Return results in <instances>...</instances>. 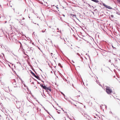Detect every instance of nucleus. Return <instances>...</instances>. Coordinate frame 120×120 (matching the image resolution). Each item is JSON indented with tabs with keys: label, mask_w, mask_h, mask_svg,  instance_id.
<instances>
[{
	"label": "nucleus",
	"mask_w": 120,
	"mask_h": 120,
	"mask_svg": "<svg viewBox=\"0 0 120 120\" xmlns=\"http://www.w3.org/2000/svg\"><path fill=\"white\" fill-rule=\"evenodd\" d=\"M45 90H46L47 92H48V90H49L51 92V88L50 87H46Z\"/></svg>",
	"instance_id": "obj_6"
},
{
	"label": "nucleus",
	"mask_w": 120,
	"mask_h": 120,
	"mask_svg": "<svg viewBox=\"0 0 120 120\" xmlns=\"http://www.w3.org/2000/svg\"><path fill=\"white\" fill-rule=\"evenodd\" d=\"M31 73L35 77H36V78H37L38 79L39 77L38 76H37L35 74L32 72H31Z\"/></svg>",
	"instance_id": "obj_4"
},
{
	"label": "nucleus",
	"mask_w": 120,
	"mask_h": 120,
	"mask_svg": "<svg viewBox=\"0 0 120 120\" xmlns=\"http://www.w3.org/2000/svg\"><path fill=\"white\" fill-rule=\"evenodd\" d=\"M79 94H81V93L80 92H79Z\"/></svg>",
	"instance_id": "obj_17"
},
{
	"label": "nucleus",
	"mask_w": 120,
	"mask_h": 120,
	"mask_svg": "<svg viewBox=\"0 0 120 120\" xmlns=\"http://www.w3.org/2000/svg\"><path fill=\"white\" fill-rule=\"evenodd\" d=\"M22 19L23 20L24 19H25L24 18H23Z\"/></svg>",
	"instance_id": "obj_19"
},
{
	"label": "nucleus",
	"mask_w": 120,
	"mask_h": 120,
	"mask_svg": "<svg viewBox=\"0 0 120 120\" xmlns=\"http://www.w3.org/2000/svg\"><path fill=\"white\" fill-rule=\"evenodd\" d=\"M20 19V20H21V21H22V19Z\"/></svg>",
	"instance_id": "obj_20"
},
{
	"label": "nucleus",
	"mask_w": 120,
	"mask_h": 120,
	"mask_svg": "<svg viewBox=\"0 0 120 120\" xmlns=\"http://www.w3.org/2000/svg\"><path fill=\"white\" fill-rule=\"evenodd\" d=\"M58 65L59 66H60L61 67H62V66H61V64L60 63H59L58 64Z\"/></svg>",
	"instance_id": "obj_9"
},
{
	"label": "nucleus",
	"mask_w": 120,
	"mask_h": 120,
	"mask_svg": "<svg viewBox=\"0 0 120 120\" xmlns=\"http://www.w3.org/2000/svg\"><path fill=\"white\" fill-rule=\"evenodd\" d=\"M103 5L105 7L107 8H109L110 9H111V8L110 7L105 5L104 4H103Z\"/></svg>",
	"instance_id": "obj_5"
},
{
	"label": "nucleus",
	"mask_w": 120,
	"mask_h": 120,
	"mask_svg": "<svg viewBox=\"0 0 120 120\" xmlns=\"http://www.w3.org/2000/svg\"><path fill=\"white\" fill-rule=\"evenodd\" d=\"M91 0L94 1L96 3H98V1L97 0Z\"/></svg>",
	"instance_id": "obj_8"
},
{
	"label": "nucleus",
	"mask_w": 120,
	"mask_h": 120,
	"mask_svg": "<svg viewBox=\"0 0 120 120\" xmlns=\"http://www.w3.org/2000/svg\"><path fill=\"white\" fill-rule=\"evenodd\" d=\"M56 7V8H57V9H58V8L57 7ZM58 11H59L58 10Z\"/></svg>",
	"instance_id": "obj_18"
},
{
	"label": "nucleus",
	"mask_w": 120,
	"mask_h": 120,
	"mask_svg": "<svg viewBox=\"0 0 120 120\" xmlns=\"http://www.w3.org/2000/svg\"><path fill=\"white\" fill-rule=\"evenodd\" d=\"M109 62H111V60H109Z\"/></svg>",
	"instance_id": "obj_15"
},
{
	"label": "nucleus",
	"mask_w": 120,
	"mask_h": 120,
	"mask_svg": "<svg viewBox=\"0 0 120 120\" xmlns=\"http://www.w3.org/2000/svg\"><path fill=\"white\" fill-rule=\"evenodd\" d=\"M52 55H53V54L52 53H51V56H52V57H53V56H52Z\"/></svg>",
	"instance_id": "obj_16"
},
{
	"label": "nucleus",
	"mask_w": 120,
	"mask_h": 120,
	"mask_svg": "<svg viewBox=\"0 0 120 120\" xmlns=\"http://www.w3.org/2000/svg\"><path fill=\"white\" fill-rule=\"evenodd\" d=\"M76 96H77V97L79 96V97H80V95H76Z\"/></svg>",
	"instance_id": "obj_14"
},
{
	"label": "nucleus",
	"mask_w": 120,
	"mask_h": 120,
	"mask_svg": "<svg viewBox=\"0 0 120 120\" xmlns=\"http://www.w3.org/2000/svg\"><path fill=\"white\" fill-rule=\"evenodd\" d=\"M106 91L107 93L108 94H110L112 92V89L109 87H106Z\"/></svg>",
	"instance_id": "obj_1"
},
{
	"label": "nucleus",
	"mask_w": 120,
	"mask_h": 120,
	"mask_svg": "<svg viewBox=\"0 0 120 120\" xmlns=\"http://www.w3.org/2000/svg\"><path fill=\"white\" fill-rule=\"evenodd\" d=\"M58 113H59H59H60V112H58Z\"/></svg>",
	"instance_id": "obj_21"
},
{
	"label": "nucleus",
	"mask_w": 120,
	"mask_h": 120,
	"mask_svg": "<svg viewBox=\"0 0 120 120\" xmlns=\"http://www.w3.org/2000/svg\"><path fill=\"white\" fill-rule=\"evenodd\" d=\"M71 103L73 104L74 105L76 106L77 107V108H79V106L78 105H77V103L76 102V101H73L71 102Z\"/></svg>",
	"instance_id": "obj_2"
},
{
	"label": "nucleus",
	"mask_w": 120,
	"mask_h": 120,
	"mask_svg": "<svg viewBox=\"0 0 120 120\" xmlns=\"http://www.w3.org/2000/svg\"><path fill=\"white\" fill-rule=\"evenodd\" d=\"M19 42L20 44L21 45H20V47H21L22 46V44L21 42Z\"/></svg>",
	"instance_id": "obj_12"
},
{
	"label": "nucleus",
	"mask_w": 120,
	"mask_h": 120,
	"mask_svg": "<svg viewBox=\"0 0 120 120\" xmlns=\"http://www.w3.org/2000/svg\"><path fill=\"white\" fill-rule=\"evenodd\" d=\"M32 83H33V84L34 83V82H32Z\"/></svg>",
	"instance_id": "obj_22"
},
{
	"label": "nucleus",
	"mask_w": 120,
	"mask_h": 120,
	"mask_svg": "<svg viewBox=\"0 0 120 120\" xmlns=\"http://www.w3.org/2000/svg\"><path fill=\"white\" fill-rule=\"evenodd\" d=\"M27 42V40L25 39H22V44H24L25 45H26V42Z\"/></svg>",
	"instance_id": "obj_3"
},
{
	"label": "nucleus",
	"mask_w": 120,
	"mask_h": 120,
	"mask_svg": "<svg viewBox=\"0 0 120 120\" xmlns=\"http://www.w3.org/2000/svg\"><path fill=\"white\" fill-rule=\"evenodd\" d=\"M117 0L120 4V0Z\"/></svg>",
	"instance_id": "obj_10"
},
{
	"label": "nucleus",
	"mask_w": 120,
	"mask_h": 120,
	"mask_svg": "<svg viewBox=\"0 0 120 120\" xmlns=\"http://www.w3.org/2000/svg\"><path fill=\"white\" fill-rule=\"evenodd\" d=\"M111 17L112 18H113L114 17V16L113 15H111Z\"/></svg>",
	"instance_id": "obj_11"
},
{
	"label": "nucleus",
	"mask_w": 120,
	"mask_h": 120,
	"mask_svg": "<svg viewBox=\"0 0 120 120\" xmlns=\"http://www.w3.org/2000/svg\"><path fill=\"white\" fill-rule=\"evenodd\" d=\"M76 15H73V17H76Z\"/></svg>",
	"instance_id": "obj_13"
},
{
	"label": "nucleus",
	"mask_w": 120,
	"mask_h": 120,
	"mask_svg": "<svg viewBox=\"0 0 120 120\" xmlns=\"http://www.w3.org/2000/svg\"><path fill=\"white\" fill-rule=\"evenodd\" d=\"M40 86H41V87H42L43 89L45 90L46 87L45 86H44L41 84L40 85Z\"/></svg>",
	"instance_id": "obj_7"
}]
</instances>
